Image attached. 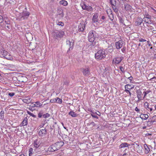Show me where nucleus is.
<instances>
[{"mask_svg": "<svg viewBox=\"0 0 156 156\" xmlns=\"http://www.w3.org/2000/svg\"><path fill=\"white\" fill-rule=\"evenodd\" d=\"M106 56V51L104 49L100 50L95 54V58L97 60H101L105 58Z\"/></svg>", "mask_w": 156, "mask_h": 156, "instance_id": "1", "label": "nucleus"}, {"mask_svg": "<svg viewBox=\"0 0 156 156\" xmlns=\"http://www.w3.org/2000/svg\"><path fill=\"white\" fill-rule=\"evenodd\" d=\"M95 34H94V32L93 31H90L89 33L88 36V39L89 41L91 42H93L92 43V46H94V43L95 42H94V41L95 39V37H99V36L98 35V34H96L95 32Z\"/></svg>", "mask_w": 156, "mask_h": 156, "instance_id": "2", "label": "nucleus"}, {"mask_svg": "<svg viewBox=\"0 0 156 156\" xmlns=\"http://www.w3.org/2000/svg\"><path fill=\"white\" fill-rule=\"evenodd\" d=\"M0 53L1 54L0 56L3 57L9 60H12L13 59L12 57L10 55V54L3 49H1Z\"/></svg>", "mask_w": 156, "mask_h": 156, "instance_id": "3", "label": "nucleus"}, {"mask_svg": "<svg viewBox=\"0 0 156 156\" xmlns=\"http://www.w3.org/2000/svg\"><path fill=\"white\" fill-rule=\"evenodd\" d=\"M30 13L29 12L24 11L20 13L19 16V18L21 20L27 19L28 18Z\"/></svg>", "mask_w": 156, "mask_h": 156, "instance_id": "4", "label": "nucleus"}, {"mask_svg": "<svg viewBox=\"0 0 156 156\" xmlns=\"http://www.w3.org/2000/svg\"><path fill=\"white\" fill-rule=\"evenodd\" d=\"M80 5L83 9L89 12L92 11L93 10L92 7L90 5H87L84 2H82Z\"/></svg>", "mask_w": 156, "mask_h": 156, "instance_id": "5", "label": "nucleus"}, {"mask_svg": "<svg viewBox=\"0 0 156 156\" xmlns=\"http://www.w3.org/2000/svg\"><path fill=\"white\" fill-rule=\"evenodd\" d=\"M40 144L41 143L37 139L34 140V148H35L34 151H35L36 153H37L40 151V149L38 148V147L40 146Z\"/></svg>", "mask_w": 156, "mask_h": 156, "instance_id": "6", "label": "nucleus"}, {"mask_svg": "<svg viewBox=\"0 0 156 156\" xmlns=\"http://www.w3.org/2000/svg\"><path fill=\"white\" fill-rule=\"evenodd\" d=\"M123 58L122 57H117L114 58L112 61V64L115 65L119 64Z\"/></svg>", "mask_w": 156, "mask_h": 156, "instance_id": "7", "label": "nucleus"}, {"mask_svg": "<svg viewBox=\"0 0 156 156\" xmlns=\"http://www.w3.org/2000/svg\"><path fill=\"white\" fill-rule=\"evenodd\" d=\"M47 131L46 128H44V129H40L38 133V134L40 136H44L47 134Z\"/></svg>", "mask_w": 156, "mask_h": 156, "instance_id": "8", "label": "nucleus"}, {"mask_svg": "<svg viewBox=\"0 0 156 156\" xmlns=\"http://www.w3.org/2000/svg\"><path fill=\"white\" fill-rule=\"evenodd\" d=\"M64 35V33L63 31H56L54 34V35L57 38H61Z\"/></svg>", "mask_w": 156, "mask_h": 156, "instance_id": "9", "label": "nucleus"}, {"mask_svg": "<svg viewBox=\"0 0 156 156\" xmlns=\"http://www.w3.org/2000/svg\"><path fill=\"white\" fill-rule=\"evenodd\" d=\"M123 44V41L122 40H119L115 43L116 48L117 49H119L122 47Z\"/></svg>", "mask_w": 156, "mask_h": 156, "instance_id": "10", "label": "nucleus"}, {"mask_svg": "<svg viewBox=\"0 0 156 156\" xmlns=\"http://www.w3.org/2000/svg\"><path fill=\"white\" fill-rule=\"evenodd\" d=\"M66 44L69 46V50H72L73 49L74 45L73 40L72 39H67Z\"/></svg>", "mask_w": 156, "mask_h": 156, "instance_id": "11", "label": "nucleus"}, {"mask_svg": "<svg viewBox=\"0 0 156 156\" xmlns=\"http://www.w3.org/2000/svg\"><path fill=\"white\" fill-rule=\"evenodd\" d=\"M82 70V72L84 75L88 76L90 74V72L88 68H83Z\"/></svg>", "mask_w": 156, "mask_h": 156, "instance_id": "12", "label": "nucleus"}, {"mask_svg": "<svg viewBox=\"0 0 156 156\" xmlns=\"http://www.w3.org/2000/svg\"><path fill=\"white\" fill-rule=\"evenodd\" d=\"M144 151L146 154H148L150 151V146H148L147 144H144Z\"/></svg>", "mask_w": 156, "mask_h": 156, "instance_id": "13", "label": "nucleus"}, {"mask_svg": "<svg viewBox=\"0 0 156 156\" xmlns=\"http://www.w3.org/2000/svg\"><path fill=\"white\" fill-rule=\"evenodd\" d=\"M98 13H96L94 14L93 16L92 21L93 23H95L98 21Z\"/></svg>", "mask_w": 156, "mask_h": 156, "instance_id": "14", "label": "nucleus"}, {"mask_svg": "<svg viewBox=\"0 0 156 156\" xmlns=\"http://www.w3.org/2000/svg\"><path fill=\"white\" fill-rule=\"evenodd\" d=\"M55 144L56 145L57 148L59 149L64 145V143L62 141L57 142L55 143Z\"/></svg>", "mask_w": 156, "mask_h": 156, "instance_id": "15", "label": "nucleus"}, {"mask_svg": "<svg viewBox=\"0 0 156 156\" xmlns=\"http://www.w3.org/2000/svg\"><path fill=\"white\" fill-rule=\"evenodd\" d=\"M142 149V147L138 145L136 147V151L137 153L141 154H143Z\"/></svg>", "mask_w": 156, "mask_h": 156, "instance_id": "16", "label": "nucleus"}, {"mask_svg": "<svg viewBox=\"0 0 156 156\" xmlns=\"http://www.w3.org/2000/svg\"><path fill=\"white\" fill-rule=\"evenodd\" d=\"M85 28V24L81 23L78 26V30L80 31H83Z\"/></svg>", "mask_w": 156, "mask_h": 156, "instance_id": "17", "label": "nucleus"}, {"mask_svg": "<svg viewBox=\"0 0 156 156\" xmlns=\"http://www.w3.org/2000/svg\"><path fill=\"white\" fill-rule=\"evenodd\" d=\"M137 97L138 99V100L140 101L142 100L141 95L142 92L140 90H137L136 91Z\"/></svg>", "mask_w": 156, "mask_h": 156, "instance_id": "18", "label": "nucleus"}, {"mask_svg": "<svg viewBox=\"0 0 156 156\" xmlns=\"http://www.w3.org/2000/svg\"><path fill=\"white\" fill-rule=\"evenodd\" d=\"M107 13L109 17V19L111 20H112L113 19V15L112 14V12L110 9L108 10L107 11Z\"/></svg>", "mask_w": 156, "mask_h": 156, "instance_id": "19", "label": "nucleus"}, {"mask_svg": "<svg viewBox=\"0 0 156 156\" xmlns=\"http://www.w3.org/2000/svg\"><path fill=\"white\" fill-rule=\"evenodd\" d=\"M22 101L24 103L28 104L31 102V99L29 97H26L25 98L23 99Z\"/></svg>", "mask_w": 156, "mask_h": 156, "instance_id": "20", "label": "nucleus"}, {"mask_svg": "<svg viewBox=\"0 0 156 156\" xmlns=\"http://www.w3.org/2000/svg\"><path fill=\"white\" fill-rule=\"evenodd\" d=\"M134 85L133 84H127L125 85V89H127L128 90H130L134 88Z\"/></svg>", "mask_w": 156, "mask_h": 156, "instance_id": "21", "label": "nucleus"}, {"mask_svg": "<svg viewBox=\"0 0 156 156\" xmlns=\"http://www.w3.org/2000/svg\"><path fill=\"white\" fill-rule=\"evenodd\" d=\"M27 117L24 118L23 121L20 124V126H24L27 125Z\"/></svg>", "mask_w": 156, "mask_h": 156, "instance_id": "22", "label": "nucleus"}, {"mask_svg": "<svg viewBox=\"0 0 156 156\" xmlns=\"http://www.w3.org/2000/svg\"><path fill=\"white\" fill-rule=\"evenodd\" d=\"M142 22V20L141 18H139L135 23V25L136 26L140 25Z\"/></svg>", "mask_w": 156, "mask_h": 156, "instance_id": "23", "label": "nucleus"}, {"mask_svg": "<svg viewBox=\"0 0 156 156\" xmlns=\"http://www.w3.org/2000/svg\"><path fill=\"white\" fill-rule=\"evenodd\" d=\"M129 145V144L126 143H124L121 144L119 146V148H120L128 147Z\"/></svg>", "mask_w": 156, "mask_h": 156, "instance_id": "24", "label": "nucleus"}, {"mask_svg": "<svg viewBox=\"0 0 156 156\" xmlns=\"http://www.w3.org/2000/svg\"><path fill=\"white\" fill-rule=\"evenodd\" d=\"M143 20L144 22L148 23L151 24V20L149 18L147 17L144 18Z\"/></svg>", "mask_w": 156, "mask_h": 156, "instance_id": "25", "label": "nucleus"}, {"mask_svg": "<svg viewBox=\"0 0 156 156\" xmlns=\"http://www.w3.org/2000/svg\"><path fill=\"white\" fill-rule=\"evenodd\" d=\"M60 4L62 5L63 6H66L68 4L67 2L65 0H62L59 2Z\"/></svg>", "mask_w": 156, "mask_h": 156, "instance_id": "26", "label": "nucleus"}, {"mask_svg": "<svg viewBox=\"0 0 156 156\" xmlns=\"http://www.w3.org/2000/svg\"><path fill=\"white\" fill-rule=\"evenodd\" d=\"M69 114L72 117H75L77 116V114L73 111H70Z\"/></svg>", "mask_w": 156, "mask_h": 156, "instance_id": "27", "label": "nucleus"}, {"mask_svg": "<svg viewBox=\"0 0 156 156\" xmlns=\"http://www.w3.org/2000/svg\"><path fill=\"white\" fill-rule=\"evenodd\" d=\"M58 15H60L61 17H63L64 16V14L63 13L62 10V9H58Z\"/></svg>", "mask_w": 156, "mask_h": 156, "instance_id": "28", "label": "nucleus"}, {"mask_svg": "<svg viewBox=\"0 0 156 156\" xmlns=\"http://www.w3.org/2000/svg\"><path fill=\"white\" fill-rule=\"evenodd\" d=\"M35 104H36L37 108H41L43 107V106H42V104L40 103L39 101H37L35 102Z\"/></svg>", "mask_w": 156, "mask_h": 156, "instance_id": "29", "label": "nucleus"}, {"mask_svg": "<svg viewBox=\"0 0 156 156\" xmlns=\"http://www.w3.org/2000/svg\"><path fill=\"white\" fill-rule=\"evenodd\" d=\"M151 92V90H147L146 91H144L143 92V94H144V97L143 98H145L146 96L149 93Z\"/></svg>", "mask_w": 156, "mask_h": 156, "instance_id": "30", "label": "nucleus"}, {"mask_svg": "<svg viewBox=\"0 0 156 156\" xmlns=\"http://www.w3.org/2000/svg\"><path fill=\"white\" fill-rule=\"evenodd\" d=\"M34 153V151H33V149L32 148H30L29 150V156H31Z\"/></svg>", "mask_w": 156, "mask_h": 156, "instance_id": "31", "label": "nucleus"}, {"mask_svg": "<svg viewBox=\"0 0 156 156\" xmlns=\"http://www.w3.org/2000/svg\"><path fill=\"white\" fill-rule=\"evenodd\" d=\"M46 120H44L43 121H42L41 124L40 125L39 127L41 128L43 127V126H44L46 124Z\"/></svg>", "mask_w": 156, "mask_h": 156, "instance_id": "32", "label": "nucleus"}, {"mask_svg": "<svg viewBox=\"0 0 156 156\" xmlns=\"http://www.w3.org/2000/svg\"><path fill=\"white\" fill-rule=\"evenodd\" d=\"M56 103H57L59 104H61L62 103V99L59 98H56Z\"/></svg>", "mask_w": 156, "mask_h": 156, "instance_id": "33", "label": "nucleus"}, {"mask_svg": "<svg viewBox=\"0 0 156 156\" xmlns=\"http://www.w3.org/2000/svg\"><path fill=\"white\" fill-rule=\"evenodd\" d=\"M131 6H130V5L128 4H126L125 5V9L126 10H129V9H131Z\"/></svg>", "mask_w": 156, "mask_h": 156, "instance_id": "34", "label": "nucleus"}, {"mask_svg": "<svg viewBox=\"0 0 156 156\" xmlns=\"http://www.w3.org/2000/svg\"><path fill=\"white\" fill-rule=\"evenodd\" d=\"M56 24L58 25L61 26H63L64 25V23L62 22L57 21L56 22Z\"/></svg>", "mask_w": 156, "mask_h": 156, "instance_id": "35", "label": "nucleus"}, {"mask_svg": "<svg viewBox=\"0 0 156 156\" xmlns=\"http://www.w3.org/2000/svg\"><path fill=\"white\" fill-rule=\"evenodd\" d=\"M51 147H52V148H53V149H54V151L58 150V149L57 148L55 144L51 145Z\"/></svg>", "mask_w": 156, "mask_h": 156, "instance_id": "36", "label": "nucleus"}, {"mask_svg": "<svg viewBox=\"0 0 156 156\" xmlns=\"http://www.w3.org/2000/svg\"><path fill=\"white\" fill-rule=\"evenodd\" d=\"M144 105L145 108L147 110H149V108L148 103L147 102H145L144 104Z\"/></svg>", "mask_w": 156, "mask_h": 156, "instance_id": "37", "label": "nucleus"}, {"mask_svg": "<svg viewBox=\"0 0 156 156\" xmlns=\"http://www.w3.org/2000/svg\"><path fill=\"white\" fill-rule=\"evenodd\" d=\"M124 66H120L119 67V68L120 69V71H121L122 73H124V69L125 67Z\"/></svg>", "mask_w": 156, "mask_h": 156, "instance_id": "38", "label": "nucleus"}, {"mask_svg": "<svg viewBox=\"0 0 156 156\" xmlns=\"http://www.w3.org/2000/svg\"><path fill=\"white\" fill-rule=\"evenodd\" d=\"M48 151L51 152H54V150L53 149V148H52V147H51V145L50 146L48 147Z\"/></svg>", "mask_w": 156, "mask_h": 156, "instance_id": "39", "label": "nucleus"}, {"mask_svg": "<svg viewBox=\"0 0 156 156\" xmlns=\"http://www.w3.org/2000/svg\"><path fill=\"white\" fill-rule=\"evenodd\" d=\"M50 116V115L48 113H46L45 114H44L43 115V116L44 118H47L49 117Z\"/></svg>", "mask_w": 156, "mask_h": 156, "instance_id": "40", "label": "nucleus"}, {"mask_svg": "<svg viewBox=\"0 0 156 156\" xmlns=\"http://www.w3.org/2000/svg\"><path fill=\"white\" fill-rule=\"evenodd\" d=\"M27 112L28 114L29 115H30L32 116L33 117H36L35 115H34L33 113H31L29 111H27Z\"/></svg>", "mask_w": 156, "mask_h": 156, "instance_id": "41", "label": "nucleus"}, {"mask_svg": "<svg viewBox=\"0 0 156 156\" xmlns=\"http://www.w3.org/2000/svg\"><path fill=\"white\" fill-rule=\"evenodd\" d=\"M43 112H41L38 113V117L39 118H41L43 116Z\"/></svg>", "mask_w": 156, "mask_h": 156, "instance_id": "42", "label": "nucleus"}, {"mask_svg": "<svg viewBox=\"0 0 156 156\" xmlns=\"http://www.w3.org/2000/svg\"><path fill=\"white\" fill-rule=\"evenodd\" d=\"M142 115L144 116L143 119L144 120L147 119L148 117V115L147 114H142Z\"/></svg>", "mask_w": 156, "mask_h": 156, "instance_id": "43", "label": "nucleus"}, {"mask_svg": "<svg viewBox=\"0 0 156 156\" xmlns=\"http://www.w3.org/2000/svg\"><path fill=\"white\" fill-rule=\"evenodd\" d=\"M56 98H54V99H51L50 100V102L51 103H55V102H56Z\"/></svg>", "mask_w": 156, "mask_h": 156, "instance_id": "44", "label": "nucleus"}, {"mask_svg": "<svg viewBox=\"0 0 156 156\" xmlns=\"http://www.w3.org/2000/svg\"><path fill=\"white\" fill-rule=\"evenodd\" d=\"M121 50L123 53H125L126 52V48L124 47L123 48H121Z\"/></svg>", "mask_w": 156, "mask_h": 156, "instance_id": "45", "label": "nucleus"}, {"mask_svg": "<svg viewBox=\"0 0 156 156\" xmlns=\"http://www.w3.org/2000/svg\"><path fill=\"white\" fill-rule=\"evenodd\" d=\"M6 24H7V25L5 26V27L6 28V29L7 30L9 29L10 28V26L9 25V23H6Z\"/></svg>", "mask_w": 156, "mask_h": 156, "instance_id": "46", "label": "nucleus"}, {"mask_svg": "<svg viewBox=\"0 0 156 156\" xmlns=\"http://www.w3.org/2000/svg\"><path fill=\"white\" fill-rule=\"evenodd\" d=\"M4 112L3 111H1V112L0 113V115L1 116V117L3 118L4 116Z\"/></svg>", "mask_w": 156, "mask_h": 156, "instance_id": "47", "label": "nucleus"}, {"mask_svg": "<svg viewBox=\"0 0 156 156\" xmlns=\"http://www.w3.org/2000/svg\"><path fill=\"white\" fill-rule=\"evenodd\" d=\"M119 22L120 23L124 24V20L122 19V18H119Z\"/></svg>", "mask_w": 156, "mask_h": 156, "instance_id": "48", "label": "nucleus"}, {"mask_svg": "<svg viewBox=\"0 0 156 156\" xmlns=\"http://www.w3.org/2000/svg\"><path fill=\"white\" fill-rule=\"evenodd\" d=\"M3 21V18L2 16L0 15V22L2 23Z\"/></svg>", "mask_w": 156, "mask_h": 156, "instance_id": "49", "label": "nucleus"}, {"mask_svg": "<svg viewBox=\"0 0 156 156\" xmlns=\"http://www.w3.org/2000/svg\"><path fill=\"white\" fill-rule=\"evenodd\" d=\"M139 41L140 42H145L146 41V40L141 38L139 39Z\"/></svg>", "mask_w": 156, "mask_h": 156, "instance_id": "50", "label": "nucleus"}, {"mask_svg": "<svg viewBox=\"0 0 156 156\" xmlns=\"http://www.w3.org/2000/svg\"><path fill=\"white\" fill-rule=\"evenodd\" d=\"M128 79H129V80H130V82L131 83H133V82H132V80L133 79V77L132 76H130V77H129L128 78Z\"/></svg>", "mask_w": 156, "mask_h": 156, "instance_id": "51", "label": "nucleus"}, {"mask_svg": "<svg viewBox=\"0 0 156 156\" xmlns=\"http://www.w3.org/2000/svg\"><path fill=\"white\" fill-rule=\"evenodd\" d=\"M34 103V102H33L31 104L32 105V106L33 107H37L36 104H35V102Z\"/></svg>", "mask_w": 156, "mask_h": 156, "instance_id": "52", "label": "nucleus"}, {"mask_svg": "<svg viewBox=\"0 0 156 156\" xmlns=\"http://www.w3.org/2000/svg\"><path fill=\"white\" fill-rule=\"evenodd\" d=\"M91 115L94 118H96L97 119H98V117L97 115H94L93 114H91Z\"/></svg>", "mask_w": 156, "mask_h": 156, "instance_id": "53", "label": "nucleus"}, {"mask_svg": "<svg viewBox=\"0 0 156 156\" xmlns=\"http://www.w3.org/2000/svg\"><path fill=\"white\" fill-rule=\"evenodd\" d=\"M15 94L13 93H11L9 94V95L10 97L13 96Z\"/></svg>", "mask_w": 156, "mask_h": 156, "instance_id": "54", "label": "nucleus"}, {"mask_svg": "<svg viewBox=\"0 0 156 156\" xmlns=\"http://www.w3.org/2000/svg\"><path fill=\"white\" fill-rule=\"evenodd\" d=\"M69 83V81H65L64 82V84L65 85H68Z\"/></svg>", "mask_w": 156, "mask_h": 156, "instance_id": "55", "label": "nucleus"}, {"mask_svg": "<svg viewBox=\"0 0 156 156\" xmlns=\"http://www.w3.org/2000/svg\"><path fill=\"white\" fill-rule=\"evenodd\" d=\"M96 114L99 116L101 115V113L98 111L97 112H96Z\"/></svg>", "mask_w": 156, "mask_h": 156, "instance_id": "56", "label": "nucleus"}, {"mask_svg": "<svg viewBox=\"0 0 156 156\" xmlns=\"http://www.w3.org/2000/svg\"><path fill=\"white\" fill-rule=\"evenodd\" d=\"M125 91L127 93H129L130 92L129 90L127 89H125Z\"/></svg>", "mask_w": 156, "mask_h": 156, "instance_id": "57", "label": "nucleus"}, {"mask_svg": "<svg viewBox=\"0 0 156 156\" xmlns=\"http://www.w3.org/2000/svg\"><path fill=\"white\" fill-rule=\"evenodd\" d=\"M147 43L148 44V45L149 46H150L151 45V44L150 43V42L149 41H147Z\"/></svg>", "mask_w": 156, "mask_h": 156, "instance_id": "58", "label": "nucleus"}, {"mask_svg": "<svg viewBox=\"0 0 156 156\" xmlns=\"http://www.w3.org/2000/svg\"><path fill=\"white\" fill-rule=\"evenodd\" d=\"M135 110L136 112H138L140 111V109H138L137 107H136Z\"/></svg>", "mask_w": 156, "mask_h": 156, "instance_id": "59", "label": "nucleus"}, {"mask_svg": "<svg viewBox=\"0 0 156 156\" xmlns=\"http://www.w3.org/2000/svg\"><path fill=\"white\" fill-rule=\"evenodd\" d=\"M91 124L93 125L94 126L95 125V123L94 122H91Z\"/></svg>", "mask_w": 156, "mask_h": 156, "instance_id": "60", "label": "nucleus"}, {"mask_svg": "<svg viewBox=\"0 0 156 156\" xmlns=\"http://www.w3.org/2000/svg\"><path fill=\"white\" fill-rule=\"evenodd\" d=\"M149 109H150L151 112H152L153 110V108H149Z\"/></svg>", "mask_w": 156, "mask_h": 156, "instance_id": "61", "label": "nucleus"}, {"mask_svg": "<svg viewBox=\"0 0 156 156\" xmlns=\"http://www.w3.org/2000/svg\"><path fill=\"white\" fill-rule=\"evenodd\" d=\"M101 19L103 20H104L105 19V17L104 16H102L101 17Z\"/></svg>", "mask_w": 156, "mask_h": 156, "instance_id": "62", "label": "nucleus"}, {"mask_svg": "<svg viewBox=\"0 0 156 156\" xmlns=\"http://www.w3.org/2000/svg\"><path fill=\"white\" fill-rule=\"evenodd\" d=\"M154 58H156V54H155L154 55Z\"/></svg>", "mask_w": 156, "mask_h": 156, "instance_id": "63", "label": "nucleus"}, {"mask_svg": "<svg viewBox=\"0 0 156 156\" xmlns=\"http://www.w3.org/2000/svg\"><path fill=\"white\" fill-rule=\"evenodd\" d=\"M153 117L155 118V121H156V115L153 116Z\"/></svg>", "mask_w": 156, "mask_h": 156, "instance_id": "64", "label": "nucleus"}]
</instances>
